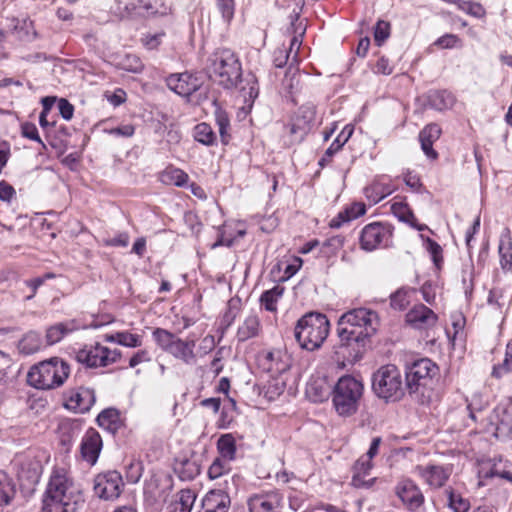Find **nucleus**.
Returning <instances> with one entry per match:
<instances>
[{"label":"nucleus","mask_w":512,"mask_h":512,"mask_svg":"<svg viewBox=\"0 0 512 512\" xmlns=\"http://www.w3.org/2000/svg\"><path fill=\"white\" fill-rule=\"evenodd\" d=\"M379 324L375 311L367 308H356L344 313L337 323V335L340 346L350 349L349 355L360 359L370 337H372Z\"/></svg>","instance_id":"f257e3e1"},{"label":"nucleus","mask_w":512,"mask_h":512,"mask_svg":"<svg viewBox=\"0 0 512 512\" xmlns=\"http://www.w3.org/2000/svg\"><path fill=\"white\" fill-rule=\"evenodd\" d=\"M84 504L79 486L64 468L53 470L43 499V512H77Z\"/></svg>","instance_id":"f03ea898"},{"label":"nucleus","mask_w":512,"mask_h":512,"mask_svg":"<svg viewBox=\"0 0 512 512\" xmlns=\"http://www.w3.org/2000/svg\"><path fill=\"white\" fill-rule=\"evenodd\" d=\"M329 330L330 323L324 314L309 312L297 321L294 334L302 349L314 351L323 345Z\"/></svg>","instance_id":"7ed1b4c3"},{"label":"nucleus","mask_w":512,"mask_h":512,"mask_svg":"<svg viewBox=\"0 0 512 512\" xmlns=\"http://www.w3.org/2000/svg\"><path fill=\"white\" fill-rule=\"evenodd\" d=\"M69 374V364L53 357L32 366L27 374V382L37 389L50 390L63 385Z\"/></svg>","instance_id":"20e7f679"},{"label":"nucleus","mask_w":512,"mask_h":512,"mask_svg":"<svg viewBox=\"0 0 512 512\" xmlns=\"http://www.w3.org/2000/svg\"><path fill=\"white\" fill-rule=\"evenodd\" d=\"M407 389L402 373L393 364L381 366L372 375V390L385 402H396L403 398Z\"/></svg>","instance_id":"39448f33"},{"label":"nucleus","mask_w":512,"mask_h":512,"mask_svg":"<svg viewBox=\"0 0 512 512\" xmlns=\"http://www.w3.org/2000/svg\"><path fill=\"white\" fill-rule=\"evenodd\" d=\"M208 72L213 81L226 89H230L240 79L241 64L232 50L222 48L211 55Z\"/></svg>","instance_id":"423d86ee"},{"label":"nucleus","mask_w":512,"mask_h":512,"mask_svg":"<svg viewBox=\"0 0 512 512\" xmlns=\"http://www.w3.org/2000/svg\"><path fill=\"white\" fill-rule=\"evenodd\" d=\"M363 384L352 376L341 377L333 389V405L340 416H351L358 410Z\"/></svg>","instance_id":"0eeeda50"},{"label":"nucleus","mask_w":512,"mask_h":512,"mask_svg":"<svg viewBox=\"0 0 512 512\" xmlns=\"http://www.w3.org/2000/svg\"><path fill=\"white\" fill-rule=\"evenodd\" d=\"M120 358V350L110 349L100 343L86 345L76 353L77 361L88 368L107 367Z\"/></svg>","instance_id":"6e6552de"},{"label":"nucleus","mask_w":512,"mask_h":512,"mask_svg":"<svg viewBox=\"0 0 512 512\" xmlns=\"http://www.w3.org/2000/svg\"><path fill=\"white\" fill-rule=\"evenodd\" d=\"M438 367L428 358L414 361L407 367L405 373L406 386L409 392L416 393L421 386H426L436 375Z\"/></svg>","instance_id":"1a4fd4ad"},{"label":"nucleus","mask_w":512,"mask_h":512,"mask_svg":"<svg viewBox=\"0 0 512 512\" xmlns=\"http://www.w3.org/2000/svg\"><path fill=\"white\" fill-rule=\"evenodd\" d=\"M392 237L390 225L374 222L366 225L360 234V246L365 251H373L378 247L387 246Z\"/></svg>","instance_id":"9d476101"},{"label":"nucleus","mask_w":512,"mask_h":512,"mask_svg":"<svg viewBox=\"0 0 512 512\" xmlns=\"http://www.w3.org/2000/svg\"><path fill=\"white\" fill-rule=\"evenodd\" d=\"M123 487L122 476L117 471H108L104 474H99L94 479V492L104 500L117 499Z\"/></svg>","instance_id":"9b49d317"},{"label":"nucleus","mask_w":512,"mask_h":512,"mask_svg":"<svg viewBox=\"0 0 512 512\" xmlns=\"http://www.w3.org/2000/svg\"><path fill=\"white\" fill-rule=\"evenodd\" d=\"M258 363L264 371L276 377L289 370L291 358L286 351L273 349L261 352L258 355Z\"/></svg>","instance_id":"f8f14e48"},{"label":"nucleus","mask_w":512,"mask_h":512,"mask_svg":"<svg viewBox=\"0 0 512 512\" xmlns=\"http://www.w3.org/2000/svg\"><path fill=\"white\" fill-rule=\"evenodd\" d=\"M415 474L430 488L440 489L445 486L452 474V467L450 465H417L415 467Z\"/></svg>","instance_id":"ddd939ff"},{"label":"nucleus","mask_w":512,"mask_h":512,"mask_svg":"<svg viewBox=\"0 0 512 512\" xmlns=\"http://www.w3.org/2000/svg\"><path fill=\"white\" fill-rule=\"evenodd\" d=\"M94 390L86 387L71 388L64 392V407L76 413H85L95 403Z\"/></svg>","instance_id":"4468645a"},{"label":"nucleus","mask_w":512,"mask_h":512,"mask_svg":"<svg viewBox=\"0 0 512 512\" xmlns=\"http://www.w3.org/2000/svg\"><path fill=\"white\" fill-rule=\"evenodd\" d=\"M166 85L176 94L190 97L201 89L203 78L188 72L171 74L166 78Z\"/></svg>","instance_id":"2eb2a0df"},{"label":"nucleus","mask_w":512,"mask_h":512,"mask_svg":"<svg viewBox=\"0 0 512 512\" xmlns=\"http://www.w3.org/2000/svg\"><path fill=\"white\" fill-rule=\"evenodd\" d=\"M396 493L403 505L412 512L419 511L424 505V495L420 488L411 480L405 479L398 483Z\"/></svg>","instance_id":"dca6fc26"},{"label":"nucleus","mask_w":512,"mask_h":512,"mask_svg":"<svg viewBox=\"0 0 512 512\" xmlns=\"http://www.w3.org/2000/svg\"><path fill=\"white\" fill-rule=\"evenodd\" d=\"M282 502V496L276 490L255 493L247 500L249 512H275Z\"/></svg>","instance_id":"f3484780"},{"label":"nucleus","mask_w":512,"mask_h":512,"mask_svg":"<svg viewBox=\"0 0 512 512\" xmlns=\"http://www.w3.org/2000/svg\"><path fill=\"white\" fill-rule=\"evenodd\" d=\"M102 438L94 428H89L83 435L80 443L82 460L93 466L96 464L102 450Z\"/></svg>","instance_id":"a211bd4d"},{"label":"nucleus","mask_w":512,"mask_h":512,"mask_svg":"<svg viewBox=\"0 0 512 512\" xmlns=\"http://www.w3.org/2000/svg\"><path fill=\"white\" fill-rule=\"evenodd\" d=\"M437 315L423 304L415 305L407 314L406 322L418 330L429 329L437 323Z\"/></svg>","instance_id":"6ab92c4d"},{"label":"nucleus","mask_w":512,"mask_h":512,"mask_svg":"<svg viewBox=\"0 0 512 512\" xmlns=\"http://www.w3.org/2000/svg\"><path fill=\"white\" fill-rule=\"evenodd\" d=\"M315 107L313 105H303L298 109L291 124V133L304 136L313 127L315 121Z\"/></svg>","instance_id":"aec40b11"},{"label":"nucleus","mask_w":512,"mask_h":512,"mask_svg":"<svg viewBox=\"0 0 512 512\" xmlns=\"http://www.w3.org/2000/svg\"><path fill=\"white\" fill-rule=\"evenodd\" d=\"M195 340L193 339H177L172 346L169 354L175 359L181 361L185 365L192 366L196 364L197 356L195 353Z\"/></svg>","instance_id":"412c9836"},{"label":"nucleus","mask_w":512,"mask_h":512,"mask_svg":"<svg viewBox=\"0 0 512 512\" xmlns=\"http://www.w3.org/2000/svg\"><path fill=\"white\" fill-rule=\"evenodd\" d=\"M229 495L222 490L209 491L202 500V512H228Z\"/></svg>","instance_id":"4be33fe9"},{"label":"nucleus","mask_w":512,"mask_h":512,"mask_svg":"<svg viewBox=\"0 0 512 512\" xmlns=\"http://www.w3.org/2000/svg\"><path fill=\"white\" fill-rule=\"evenodd\" d=\"M441 128L435 123L426 125L419 133V141L424 154L430 159H436L438 154L433 149V144L439 139Z\"/></svg>","instance_id":"5701e85b"},{"label":"nucleus","mask_w":512,"mask_h":512,"mask_svg":"<svg viewBox=\"0 0 512 512\" xmlns=\"http://www.w3.org/2000/svg\"><path fill=\"white\" fill-rule=\"evenodd\" d=\"M372 467V461L361 456L353 466L351 485L354 486L355 488H368L372 486L375 479H365V477L370 474Z\"/></svg>","instance_id":"b1692460"},{"label":"nucleus","mask_w":512,"mask_h":512,"mask_svg":"<svg viewBox=\"0 0 512 512\" xmlns=\"http://www.w3.org/2000/svg\"><path fill=\"white\" fill-rule=\"evenodd\" d=\"M446 505L453 512H468L471 508L469 498L457 487H447L444 490Z\"/></svg>","instance_id":"393cba45"},{"label":"nucleus","mask_w":512,"mask_h":512,"mask_svg":"<svg viewBox=\"0 0 512 512\" xmlns=\"http://www.w3.org/2000/svg\"><path fill=\"white\" fill-rule=\"evenodd\" d=\"M331 394V386L325 378L316 377L310 379L306 386V396L312 402H323Z\"/></svg>","instance_id":"a878e982"},{"label":"nucleus","mask_w":512,"mask_h":512,"mask_svg":"<svg viewBox=\"0 0 512 512\" xmlns=\"http://www.w3.org/2000/svg\"><path fill=\"white\" fill-rule=\"evenodd\" d=\"M260 332V320L256 315L248 316L239 326L236 337L239 342H245L258 336Z\"/></svg>","instance_id":"bb28decb"},{"label":"nucleus","mask_w":512,"mask_h":512,"mask_svg":"<svg viewBox=\"0 0 512 512\" xmlns=\"http://www.w3.org/2000/svg\"><path fill=\"white\" fill-rule=\"evenodd\" d=\"M217 450L221 458L232 462L236 459V439L231 433L223 434L217 441Z\"/></svg>","instance_id":"cd10ccee"},{"label":"nucleus","mask_w":512,"mask_h":512,"mask_svg":"<svg viewBox=\"0 0 512 512\" xmlns=\"http://www.w3.org/2000/svg\"><path fill=\"white\" fill-rule=\"evenodd\" d=\"M429 105L438 111L447 110L455 103L454 95L446 90L433 91L428 96Z\"/></svg>","instance_id":"c85d7f7f"},{"label":"nucleus","mask_w":512,"mask_h":512,"mask_svg":"<svg viewBox=\"0 0 512 512\" xmlns=\"http://www.w3.org/2000/svg\"><path fill=\"white\" fill-rule=\"evenodd\" d=\"M97 423L100 427L114 432L121 425L120 413L115 408H107L97 416Z\"/></svg>","instance_id":"c756f323"},{"label":"nucleus","mask_w":512,"mask_h":512,"mask_svg":"<svg viewBox=\"0 0 512 512\" xmlns=\"http://www.w3.org/2000/svg\"><path fill=\"white\" fill-rule=\"evenodd\" d=\"M42 340L39 333L30 331L26 333L19 341L18 349L22 354L31 355L40 350Z\"/></svg>","instance_id":"7c9ffc66"},{"label":"nucleus","mask_w":512,"mask_h":512,"mask_svg":"<svg viewBox=\"0 0 512 512\" xmlns=\"http://www.w3.org/2000/svg\"><path fill=\"white\" fill-rule=\"evenodd\" d=\"M196 499L195 493L190 489H183L177 494L176 500L171 504V512H190Z\"/></svg>","instance_id":"2f4dec72"},{"label":"nucleus","mask_w":512,"mask_h":512,"mask_svg":"<svg viewBox=\"0 0 512 512\" xmlns=\"http://www.w3.org/2000/svg\"><path fill=\"white\" fill-rule=\"evenodd\" d=\"M393 190L394 189L390 185L376 181L372 183L370 186L366 187L364 192L371 203L377 204L385 197L390 195L393 192Z\"/></svg>","instance_id":"473e14b6"},{"label":"nucleus","mask_w":512,"mask_h":512,"mask_svg":"<svg viewBox=\"0 0 512 512\" xmlns=\"http://www.w3.org/2000/svg\"><path fill=\"white\" fill-rule=\"evenodd\" d=\"M193 138L205 146H212L216 143V134L212 127L205 122L199 123L193 128Z\"/></svg>","instance_id":"72a5a7b5"},{"label":"nucleus","mask_w":512,"mask_h":512,"mask_svg":"<svg viewBox=\"0 0 512 512\" xmlns=\"http://www.w3.org/2000/svg\"><path fill=\"white\" fill-rule=\"evenodd\" d=\"M160 180L166 185L182 187L187 183L188 175L181 169L170 167L161 173Z\"/></svg>","instance_id":"f704fd0d"},{"label":"nucleus","mask_w":512,"mask_h":512,"mask_svg":"<svg viewBox=\"0 0 512 512\" xmlns=\"http://www.w3.org/2000/svg\"><path fill=\"white\" fill-rule=\"evenodd\" d=\"M16 493L12 479L4 471H0V505H8Z\"/></svg>","instance_id":"c9c22d12"},{"label":"nucleus","mask_w":512,"mask_h":512,"mask_svg":"<svg viewBox=\"0 0 512 512\" xmlns=\"http://www.w3.org/2000/svg\"><path fill=\"white\" fill-rule=\"evenodd\" d=\"M175 471L181 480H193L200 474V465L192 459H184L176 464Z\"/></svg>","instance_id":"e433bc0d"},{"label":"nucleus","mask_w":512,"mask_h":512,"mask_svg":"<svg viewBox=\"0 0 512 512\" xmlns=\"http://www.w3.org/2000/svg\"><path fill=\"white\" fill-rule=\"evenodd\" d=\"M153 339L156 344L165 352L169 353L172 349V346L175 344L177 339L179 338L172 332L163 329L156 328L152 333Z\"/></svg>","instance_id":"4c0bfd02"},{"label":"nucleus","mask_w":512,"mask_h":512,"mask_svg":"<svg viewBox=\"0 0 512 512\" xmlns=\"http://www.w3.org/2000/svg\"><path fill=\"white\" fill-rule=\"evenodd\" d=\"M284 288L276 285L272 289L262 293L260 302L267 311L275 312L277 310V302L282 297Z\"/></svg>","instance_id":"58836bf2"},{"label":"nucleus","mask_w":512,"mask_h":512,"mask_svg":"<svg viewBox=\"0 0 512 512\" xmlns=\"http://www.w3.org/2000/svg\"><path fill=\"white\" fill-rule=\"evenodd\" d=\"M415 290L402 287L391 295V307L396 310H404L411 302Z\"/></svg>","instance_id":"ea45409f"},{"label":"nucleus","mask_w":512,"mask_h":512,"mask_svg":"<svg viewBox=\"0 0 512 512\" xmlns=\"http://www.w3.org/2000/svg\"><path fill=\"white\" fill-rule=\"evenodd\" d=\"M510 372H512V339L507 343L503 362L493 367L492 376L501 378Z\"/></svg>","instance_id":"a19ab883"},{"label":"nucleus","mask_w":512,"mask_h":512,"mask_svg":"<svg viewBox=\"0 0 512 512\" xmlns=\"http://www.w3.org/2000/svg\"><path fill=\"white\" fill-rule=\"evenodd\" d=\"M353 131L354 128L352 126H345L326 150V156L332 157L336 152H338L352 136Z\"/></svg>","instance_id":"79ce46f5"},{"label":"nucleus","mask_w":512,"mask_h":512,"mask_svg":"<svg viewBox=\"0 0 512 512\" xmlns=\"http://www.w3.org/2000/svg\"><path fill=\"white\" fill-rule=\"evenodd\" d=\"M70 331L71 329H69L67 325L64 323H57L49 327L46 331L47 344L53 345L55 343H58Z\"/></svg>","instance_id":"37998d69"},{"label":"nucleus","mask_w":512,"mask_h":512,"mask_svg":"<svg viewBox=\"0 0 512 512\" xmlns=\"http://www.w3.org/2000/svg\"><path fill=\"white\" fill-rule=\"evenodd\" d=\"M216 124L219 128V134L223 144H227L230 138L228 133L230 127V120L225 111L217 110L215 113Z\"/></svg>","instance_id":"c03bdc74"},{"label":"nucleus","mask_w":512,"mask_h":512,"mask_svg":"<svg viewBox=\"0 0 512 512\" xmlns=\"http://www.w3.org/2000/svg\"><path fill=\"white\" fill-rule=\"evenodd\" d=\"M227 226H223L220 231V235L217 241L212 245V248H216L219 246L231 247L234 244V241L237 237H243L246 234L245 229H238L235 236L232 234L227 235Z\"/></svg>","instance_id":"a18cd8bd"},{"label":"nucleus","mask_w":512,"mask_h":512,"mask_svg":"<svg viewBox=\"0 0 512 512\" xmlns=\"http://www.w3.org/2000/svg\"><path fill=\"white\" fill-rule=\"evenodd\" d=\"M424 244L426 250L431 255L433 263L437 268H440L443 263L442 247L429 237L424 239Z\"/></svg>","instance_id":"49530a36"},{"label":"nucleus","mask_w":512,"mask_h":512,"mask_svg":"<svg viewBox=\"0 0 512 512\" xmlns=\"http://www.w3.org/2000/svg\"><path fill=\"white\" fill-rule=\"evenodd\" d=\"M455 5H457L459 10H462L471 16L481 18L485 15V10L479 3L458 0Z\"/></svg>","instance_id":"de8ad7c7"},{"label":"nucleus","mask_w":512,"mask_h":512,"mask_svg":"<svg viewBox=\"0 0 512 512\" xmlns=\"http://www.w3.org/2000/svg\"><path fill=\"white\" fill-rule=\"evenodd\" d=\"M342 244L343 238L339 235L330 237L322 244L321 253L326 257L333 256L339 251Z\"/></svg>","instance_id":"09e8293b"},{"label":"nucleus","mask_w":512,"mask_h":512,"mask_svg":"<svg viewBox=\"0 0 512 512\" xmlns=\"http://www.w3.org/2000/svg\"><path fill=\"white\" fill-rule=\"evenodd\" d=\"M390 23L379 20L374 29V40L378 46H381L390 36Z\"/></svg>","instance_id":"8fccbe9b"},{"label":"nucleus","mask_w":512,"mask_h":512,"mask_svg":"<svg viewBox=\"0 0 512 512\" xmlns=\"http://www.w3.org/2000/svg\"><path fill=\"white\" fill-rule=\"evenodd\" d=\"M229 463V461L224 460L221 457L216 458L208 469L209 477L211 479H216L227 473L229 471Z\"/></svg>","instance_id":"3c124183"},{"label":"nucleus","mask_w":512,"mask_h":512,"mask_svg":"<svg viewBox=\"0 0 512 512\" xmlns=\"http://www.w3.org/2000/svg\"><path fill=\"white\" fill-rule=\"evenodd\" d=\"M118 339V344L125 347L136 348L142 345L141 336L127 331L119 332Z\"/></svg>","instance_id":"603ef678"},{"label":"nucleus","mask_w":512,"mask_h":512,"mask_svg":"<svg viewBox=\"0 0 512 512\" xmlns=\"http://www.w3.org/2000/svg\"><path fill=\"white\" fill-rule=\"evenodd\" d=\"M216 5L222 15V18L226 22H230L235 11L234 0H216Z\"/></svg>","instance_id":"864d4df0"},{"label":"nucleus","mask_w":512,"mask_h":512,"mask_svg":"<svg viewBox=\"0 0 512 512\" xmlns=\"http://www.w3.org/2000/svg\"><path fill=\"white\" fill-rule=\"evenodd\" d=\"M366 213V206L362 202H355L343 210V215H346V219L349 221L363 216Z\"/></svg>","instance_id":"5fc2aeb1"},{"label":"nucleus","mask_w":512,"mask_h":512,"mask_svg":"<svg viewBox=\"0 0 512 512\" xmlns=\"http://www.w3.org/2000/svg\"><path fill=\"white\" fill-rule=\"evenodd\" d=\"M512 243L508 241L507 250L504 251L503 243L501 242L499 245V254H500V265L504 270L512 269V253H511Z\"/></svg>","instance_id":"6e6d98bb"},{"label":"nucleus","mask_w":512,"mask_h":512,"mask_svg":"<svg viewBox=\"0 0 512 512\" xmlns=\"http://www.w3.org/2000/svg\"><path fill=\"white\" fill-rule=\"evenodd\" d=\"M467 409L469 411L470 418L476 421V413L480 412L484 408V403L481 400V396L474 394L470 400H467Z\"/></svg>","instance_id":"4d7b16f0"},{"label":"nucleus","mask_w":512,"mask_h":512,"mask_svg":"<svg viewBox=\"0 0 512 512\" xmlns=\"http://www.w3.org/2000/svg\"><path fill=\"white\" fill-rule=\"evenodd\" d=\"M460 43L461 41L457 35L445 34L436 40L435 45L441 48L449 49L458 46Z\"/></svg>","instance_id":"13d9d810"},{"label":"nucleus","mask_w":512,"mask_h":512,"mask_svg":"<svg viewBox=\"0 0 512 512\" xmlns=\"http://www.w3.org/2000/svg\"><path fill=\"white\" fill-rule=\"evenodd\" d=\"M123 68L133 73H139L143 69V64L137 56L127 55L123 62Z\"/></svg>","instance_id":"bf43d9fd"},{"label":"nucleus","mask_w":512,"mask_h":512,"mask_svg":"<svg viewBox=\"0 0 512 512\" xmlns=\"http://www.w3.org/2000/svg\"><path fill=\"white\" fill-rule=\"evenodd\" d=\"M21 128H22V135L25 138L37 141L38 143H40L44 146V143L42 142L41 138L39 137L38 129L35 124L26 122L22 125Z\"/></svg>","instance_id":"052dcab7"},{"label":"nucleus","mask_w":512,"mask_h":512,"mask_svg":"<svg viewBox=\"0 0 512 512\" xmlns=\"http://www.w3.org/2000/svg\"><path fill=\"white\" fill-rule=\"evenodd\" d=\"M107 132L113 136L128 138V137L133 136V134L135 132V128L131 124H126V125H122L119 127L109 129V130H107Z\"/></svg>","instance_id":"680f3d73"},{"label":"nucleus","mask_w":512,"mask_h":512,"mask_svg":"<svg viewBox=\"0 0 512 512\" xmlns=\"http://www.w3.org/2000/svg\"><path fill=\"white\" fill-rule=\"evenodd\" d=\"M151 361L149 352L145 349L137 351L129 360V367L134 368L141 363Z\"/></svg>","instance_id":"e2e57ef3"},{"label":"nucleus","mask_w":512,"mask_h":512,"mask_svg":"<svg viewBox=\"0 0 512 512\" xmlns=\"http://www.w3.org/2000/svg\"><path fill=\"white\" fill-rule=\"evenodd\" d=\"M58 108L65 120H70L73 117L74 107L68 100L61 98L58 102Z\"/></svg>","instance_id":"0e129e2a"},{"label":"nucleus","mask_w":512,"mask_h":512,"mask_svg":"<svg viewBox=\"0 0 512 512\" xmlns=\"http://www.w3.org/2000/svg\"><path fill=\"white\" fill-rule=\"evenodd\" d=\"M15 195V189L6 181L0 182V200L10 202Z\"/></svg>","instance_id":"69168bd1"},{"label":"nucleus","mask_w":512,"mask_h":512,"mask_svg":"<svg viewBox=\"0 0 512 512\" xmlns=\"http://www.w3.org/2000/svg\"><path fill=\"white\" fill-rule=\"evenodd\" d=\"M404 182L413 191H419V189L422 186L419 176L417 174L412 173V172H407L404 175Z\"/></svg>","instance_id":"338daca9"},{"label":"nucleus","mask_w":512,"mask_h":512,"mask_svg":"<svg viewBox=\"0 0 512 512\" xmlns=\"http://www.w3.org/2000/svg\"><path fill=\"white\" fill-rule=\"evenodd\" d=\"M376 72L383 75H390L393 72V66L387 58L381 57L376 63Z\"/></svg>","instance_id":"774afa93"}]
</instances>
